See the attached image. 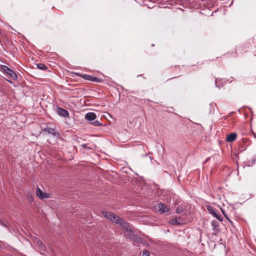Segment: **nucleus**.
Wrapping results in <instances>:
<instances>
[{"label": "nucleus", "mask_w": 256, "mask_h": 256, "mask_svg": "<svg viewBox=\"0 0 256 256\" xmlns=\"http://www.w3.org/2000/svg\"><path fill=\"white\" fill-rule=\"evenodd\" d=\"M116 224L121 226L124 230V233L125 236L127 238L134 241H137L138 240V237L136 235L134 234L129 224L127 222H125L123 219L120 217L118 218Z\"/></svg>", "instance_id": "obj_1"}, {"label": "nucleus", "mask_w": 256, "mask_h": 256, "mask_svg": "<svg viewBox=\"0 0 256 256\" xmlns=\"http://www.w3.org/2000/svg\"><path fill=\"white\" fill-rule=\"evenodd\" d=\"M84 118L90 121V123L94 126H100L102 124L98 120H94L96 118V115L94 112H89L85 114Z\"/></svg>", "instance_id": "obj_2"}, {"label": "nucleus", "mask_w": 256, "mask_h": 256, "mask_svg": "<svg viewBox=\"0 0 256 256\" xmlns=\"http://www.w3.org/2000/svg\"><path fill=\"white\" fill-rule=\"evenodd\" d=\"M0 68L5 74H8L12 80H16L18 78V76L16 73L8 66L4 65H2L0 66Z\"/></svg>", "instance_id": "obj_3"}, {"label": "nucleus", "mask_w": 256, "mask_h": 256, "mask_svg": "<svg viewBox=\"0 0 256 256\" xmlns=\"http://www.w3.org/2000/svg\"><path fill=\"white\" fill-rule=\"evenodd\" d=\"M102 214L104 217L108 218L110 220V221L114 223H116L117 220V218L119 217L118 216L114 214L106 211H102Z\"/></svg>", "instance_id": "obj_4"}, {"label": "nucleus", "mask_w": 256, "mask_h": 256, "mask_svg": "<svg viewBox=\"0 0 256 256\" xmlns=\"http://www.w3.org/2000/svg\"><path fill=\"white\" fill-rule=\"evenodd\" d=\"M158 210L160 213H166L169 211L170 209L164 204L160 202L158 204Z\"/></svg>", "instance_id": "obj_5"}, {"label": "nucleus", "mask_w": 256, "mask_h": 256, "mask_svg": "<svg viewBox=\"0 0 256 256\" xmlns=\"http://www.w3.org/2000/svg\"><path fill=\"white\" fill-rule=\"evenodd\" d=\"M58 113L59 115H60L64 117H67L69 115L68 110L60 107L58 108Z\"/></svg>", "instance_id": "obj_6"}, {"label": "nucleus", "mask_w": 256, "mask_h": 256, "mask_svg": "<svg viewBox=\"0 0 256 256\" xmlns=\"http://www.w3.org/2000/svg\"><path fill=\"white\" fill-rule=\"evenodd\" d=\"M36 196L40 200L48 198L50 197V193H36Z\"/></svg>", "instance_id": "obj_7"}, {"label": "nucleus", "mask_w": 256, "mask_h": 256, "mask_svg": "<svg viewBox=\"0 0 256 256\" xmlns=\"http://www.w3.org/2000/svg\"><path fill=\"white\" fill-rule=\"evenodd\" d=\"M236 133L233 132L227 136L226 140L228 142H232L236 140Z\"/></svg>", "instance_id": "obj_8"}, {"label": "nucleus", "mask_w": 256, "mask_h": 256, "mask_svg": "<svg viewBox=\"0 0 256 256\" xmlns=\"http://www.w3.org/2000/svg\"><path fill=\"white\" fill-rule=\"evenodd\" d=\"M43 131L44 132H46L48 134H50L53 135L54 136H55L56 135V132H55V130L53 128H44L43 130Z\"/></svg>", "instance_id": "obj_9"}, {"label": "nucleus", "mask_w": 256, "mask_h": 256, "mask_svg": "<svg viewBox=\"0 0 256 256\" xmlns=\"http://www.w3.org/2000/svg\"><path fill=\"white\" fill-rule=\"evenodd\" d=\"M207 210L210 214L214 216L216 215V213L217 212V210L211 206H207Z\"/></svg>", "instance_id": "obj_10"}, {"label": "nucleus", "mask_w": 256, "mask_h": 256, "mask_svg": "<svg viewBox=\"0 0 256 256\" xmlns=\"http://www.w3.org/2000/svg\"><path fill=\"white\" fill-rule=\"evenodd\" d=\"M76 75L78 76H81L82 78H84V79H86V80H90V78L92 76L90 75H88V74H76Z\"/></svg>", "instance_id": "obj_11"}, {"label": "nucleus", "mask_w": 256, "mask_h": 256, "mask_svg": "<svg viewBox=\"0 0 256 256\" xmlns=\"http://www.w3.org/2000/svg\"><path fill=\"white\" fill-rule=\"evenodd\" d=\"M90 78V81H92V82H101L102 81V80H100V78H98L96 77H95V76H92Z\"/></svg>", "instance_id": "obj_12"}, {"label": "nucleus", "mask_w": 256, "mask_h": 256, "mask_svg": "<svg viewBox=\"0 0 256 256\" xmlns=\"http://www.w3.org/2000/svg\"><path fill=\"white\" fill-rule=\"evenodd\" d=\"M37 67L40 70H46L47 68L46 66L44 64L40 63L37 64Z\"/></svg>", "instance_id": "obj_13"}, {"label": "nucleus", "mask_w": 256, "mask_h": 256, "mask_svg": "<svg viewBox=\"0 0 256 256\" xmlns=\"http://www.w3.org/2000/svg\"><path fill=\"white\" fill-rule=\"evenodd\" d=\"M184 211V208L182 206H178L176 210V212L177 214H180Z\"/></svg>", "instance_id": "obj_14"}, {"label": "nucleus", "mask_w": 256, "mask_h": 256, "mask_svg": "<svg viewBox=\"0 0 256 256\" xmlns=\"http://www.w3.org/2000/svg\"><path fill=\"white\" fill-rule=\"evenodd\" d=\"M170 222L172 224H179L180 222L178 221L176 218H173L170 220Z\"/></svg>", "instance_id": "obj_15"}, {"label": "nucleus", "mask_w": 256, "mask_h": 256, "mask_svg": "<svg viewBox=\"0 0 256 256\" xmlns=\"http://www.w3.org/2000/svg\"><path fill=\"white\" fill-rule=\"evenodd\" d=\"M214 216L220 222H222L223 220V218L220 214H218L216 213V215H214Z\"/></svg>", "instance_id": "obj_16"}, {"label": "nucleus", "mask_w": 256, "mask_h": 256, "mask_svg": "<svg viewBox=\"0 0 256 256\" xmlns=\"http://www.w3.org/2000/svg\"><path fill=\"white\" fill-rule=\"evenodd\" d=\"M218 222L216 221H212V225L213 226L214 228H216L218 226Z\"/></svg>", "instance_id": "obj_17"}, {"label": "nucleus", "mask_w": 256, "mask_h": 256, "mask_svg": "<svg viewBox=\"0 0 256 256\" xmlns=\"http://www.w3.org/2000/svg\"><path fill=\"white\" fill-rule=\"evenodd\" d=\"M28 200L30 202H32L34 200V198L32 197V196L31 195H28Z\"/></svg>", "instance_id": "obj_18"}, {"label": "nucleus", "mask_w": 256, "mask_h": 256, "mask_svg": "<svg viewBox=\"0 0 256 256\" xmlns=\"http://www.w3.org/2000/svg\"><path fill=\"white\" fill-rule=\"evenodd\" d=\"M142 256H150V252L148 251H144L142 253Z\"/></svg>", "instance_id": "obj_19"}, {"label": "nucleus", "mask_w": 256, "mask_h": 256, "mask_svg": "<svg viewBox=\"0 0 256 256\" xmlns=\"http://www.w3.org/2000/svg\"><path fill=\"white\" fill-rule=\"evenodd\" d=\"M0 224L2 225V226L5 227V228H8V226L6 224H4L3 222L2 221H0Z\"/></svg>", "instance_id": "obj_20"}, {"label": "nucleus", "mask_w": 256, "mask_h": 256, "mask_svg": "<svg viewBox=\"0 0 256 256\" xmlns=\"http://www.w3.org/2000/svg\"><path fill=\"white\" fill-rule=\"evenodd\" d=\"M222 214H224V215L225 216L226 218L228 220H229V218H228V217L227 215H226V214H225V212H224V210L222 209Z\"/></svg>", "instance_id": "obj_21"}, {"label": "nucleus", "mask_w": 256, "mask_h": 256, "mask_svg": "<svg viewBox=\"0 0 256 256\" xmlns=\"http://www.w3.org/2000/svg\"><path fill=\"white\" fill-rule=\"evenodd\" d=\"M38 244L40 245V246H43V244L42 243V242H38Z\"/></svg>", "instance_id": "obj_22"}, {"label": "nucleus", "mask_w": 256, "mask_h": 256, "mask_svg": "<svg viewBox=\"0 0 256 256\" xmlns=\"http://www.w3.org/2000/svg\"><path fill=\"white\" fill-rule=\"evenodd\" d=\"M38 188V192H42V190H40L38 188Z\"/></svg>", "instance_id": "obj_23"}, {"label": "nucleus", "mask_w": 256, "mask_h": 256, "mask_svg": "<svg viewBox=\"0 0 256 256\" xmlns=\"http://www.w3.org/2000/svg\"><path fill=\"white\" fill-rule=\"evenodd\" d=\"M86 144H82V146L84 147V148H86Z\"/></svg>", "instance_id": "obj_24"}, {"label": "nucleus", "mask_w": 256, "mask_h": 256, "mask_svg": "<svg viewBox=\"0 0 256 256\" xmlns=\"http://www.w3.org/2000/svg\"><path fill=\"white\" fill-rule=\"evenodd\" d=\"M210 158H207V159L206 160V162H208V160L210 159Z\"/></svg>", "instance_id": "obj_25"}]
</instances>
